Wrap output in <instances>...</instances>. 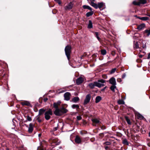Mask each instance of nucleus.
<instances>
[{
    "label": "nucleus",
    "instance_id": "nucleus-1",
    "mask_svg": "<svg viewBox=\"0 0 150 150\" xmlns=\"http://www.w3.org/2000/svg\"><path fill=\"white\" fill-rule=\"evenodd\" d=\"M71 47L70 46L67 45L65 48V52L66 55L69 60L70 58V54L71 52Z\"/></svg>",
    "mask_w": 150,
    "mask_h": 150
},
{
    "label": "nucleus",
    "instance_id": "nucleus-2",
    "mask_svg": "<svg viewBox=\"0 0 150 150\" xmlns=\"http://www.w3.org/2000/svg\"><path fill=\"white\" fill-rule=\"evenodd\" d=\"M52 115V110L50 109L46 111L45 114V118L47 120H49L50 117V116Z\"/></svg>",
    "mask_w": 150,
    "mask_h": 150
},
{
    "label": "nucleus",
    "instance_id": "nucleus-3",
    "mask_svg": "<svg viewBox=\"0 0 150 150\" xmlns=\"http://www.w3.org/2000/svg\"><path fill=\"white\" fill-rule=\"evenodd\" d=\"M105 83V81L103 79L99 80L98 82L96 81V86L99 88L105 85L104 84Z\"/></svg>",
    "mask_w": 150,
    "mask_h": 150
},
{
    "label": "nucleus",
    "instance_id": "nucleus-4",
    "mask_svg": "<svg viewBox=\"0 0 150 150\" xmlns=\"http://www.w3.org/2000/svg\"><path fill=\"white\" fill-rule=\"evenodd\" d=\"M62 112L61 109L58 108L56 109L55 111L54 112V113L57 116H60L62 115Z\"/></svg>",
    "mask_w": 150,
    "mask_h": 150
},
{
    "label": "nucleus",
    "instance_id": "nucleus-5",
    "mask_svg": "<svg viewBox=\"0 0 150 150\" xmlns=\"http://www.w3.org/2000/svg\"><path fill=\"white\" fill-rule=\"evenodd\" d=\"M91 95L90 94L87 95L86 96V98L84 102V104H86L89 102L91 99Z\"/></svg>",
    "mask_w": 150,
    "mask_h": 150
},
{
    "label": "nucleus",
    "instance_id": "nucleus-6",
    "mask_svg": "<svg viewBox=\"0 0 150 150\" xmlns=\"http://www.w3.org/2000/svg\"><path fill=\"white\" fill-rule=\"evenodd\" d=\"M73 6V3L71 2H70L68 4L67 6H66L65 7V10H70L72 8Z\"/></svg>",
    "mask_w": 150,
    "mask_h": 150
},
{
    "label": "nucleus",
    "instance_id": "nucleus-7",
    "mask_svg": "<svg viewBox=\"0 0 150 150\" xmlns=\"http://www.w3.org/2000/svg\"><path fill=\"white\" fill-rule=\"evenodd\" d=\"M71 95L70 93L69 92H66L64 94V99L66 100H69L70 99V96Z\"/></svg>",
    "mask_w": 150,
    "mask_h": 150
},
{
    "label": "nucleus",
    "instance_id": "nucleus-8",
    "mask_svg": "<svg viewBox=\"0 0 150 150\" xmlns=\"http://www.w3.org/2000/svg\"><path fill=\"white\" fill-rule=\"evenodd\" d=\"M34 125L32 123H30L29 125V127L28 130V132L31 133L33 130Z\"/></svg>",
    "mask_w": 150,
    "mask_h": 150
},
{
    "label": "nucleus",
    "instance_id": "nucleus-9",
    "mask_svg": "<svg viewBox=\"0 0 150 150\" xmlns=\"http://www.w3.org/2000/svg\"><path fill=\"white\" fill-rule=\"evenodd\" d=\"M83 81V79L81 77L78 78L76 81V83L77 85H79L82 83Z\"/></svg>",
    "mask_w": 150,
    "mask_h": 150
},
{
    "label": "nucleus",
    "instance_id": "nucleus-10",
    "mask_svg": "<svg viewBox=\"0 0 150 150\" xmlns=\"http://www.w3.org/2000/svg\"><path fill=\"white\" fill-rule=\"evenodd\" d=\"M21 104L23 106L27 105L30 106L31 104L29 102L27 101H24L21 102Z\"/></svg>",
    "mask_w": 150,
    "mask_h": 150
},
{
    "label": "nucleus",
    "instance_id": "nucleus-11",
    "mask_svg": "<svg viewBox=\"0 0 150 150\" xmlns=\"http://www.w3.org/2000/svg\"><path fill=\"white\" fill-rule=\"evenodd\" d=\"M109 82L112 85H116V82L115 78L114 77H112L110 79Z\"/></svg>",
    "mask_w": 150,
    "mask_h": 150
},
{
    "label": "nucleus",
    "instance_id": "nucleus-12",
    "mask_svg": "<svg viewBox=\"0 0 150 150\" xmlns=\"http://www.w3.org/2000/svg\"><path fill=\"white\" fill-rule=\"evenodd\" d=\"M96 81L89 84L88 86L91 88H93L95 86H96Z\"/></svg>",
    "mask_w": 150,
    "mask_h": 150
},
{
    "label": "nucleus",
    "instance_id": "nucleus-13",
    "mask_svg": "<svg viewBox=\"0 0 150 150\" xmlns=\"http://www.w3.org/2000/svg\"><path fill=\"white\" fill-rule=\"evenodd\" d=\"M75 140V142L78 144L80 143L81 142V140L80 138L78 136H76V137Z\"/></svg>",
    "mask_w": 150,
    "mask_h": 150
},
{
    "label": "nucleus",
    "instance_id": "nucleus-14",
    "mask_svg": "<svg viewBox=\"0 0 150 150\" xmlns=\"http://www.w3.org/2000/svg\"><path fill=\"white\" fill-rule=\"evenodd\" d=\"M61 103V102L60 101H58L57 103H54V104H53L54 107L55 109L58 108V106L60 105Z\"/></svg>",
    "mask_w": 150,
    "mask_h": 150
},
{
    "label": "nucleus",
    "instance_id": "nucleus-15",
    "mask_svg": "<svg viewBox=\"0 0 150 150\" xmlns=\"http://www.w3.org/2000/svg\"><path fill=\"white\" fill-rule=\"evenodd\" d=\"M92 120L93 123V125H94V126L96 125L94 124V123L98 124V123H99L100 122L99 121V120L97 119H93Z\"/></svg>",
    "mask_w": 150,
    "mask_h": 150
},
{
    "label": "nucleus",
    "instance_id": "nucleus-16",
    "mask_svg": "<svg viewBox=\"0 0 150 150\" xmlns=\"http://www.w3.org/2000/svg\"><path fill=\"white\" fill-rule=\"evenodd\" d=\"M133 4L134 5H139L141 4V0H136L133 1Z\"/></svg>",
    "mask_w": 150,
    "mask_h": 150
},
{
    "label": "nucleus",
    "instance_id": "nucleus-17",
    "mask_svg": "<svg viewBox=\"0 0 150 150\" xmlns=\"http://www.w3.org/2000/svg\"><path fill=\"white\" fill-rule=\"evenodd\" d=\"M90 4L91 6L94 7L96 8H98V4L94 3L93 1H91Z\"/></svg>",
    "mask_w": 150,
    "mask_h": 150
},
{
    "label": "nucleus",
    "instance_id": "nucleus-18",
    "mask_svg": "<svg viewBox=\"0 0 150 150\" xmlns=\"http://www.w3.org/2000/svg\"><path fill=\"white\" fill-rule=\"evenodd\" d=\"M79 100V97H75L72 99V101L74 103H76Z\"/></svg>",
    "mask_w": 150,
    "mask_h": 150
},
{
    "label": "nucleus",
    "instance_id": "nucleus-19",
    "mask_svg": "<svg viewBox=\"0 0 150 150\" xmlns=\"http://www.w3.org/2000/svg\"><path fill=\"white\" fill-rule=\"evenodd\" d=\"M101 99V98L100 96H97L96 98V103H98Z\"/></svg>",
    "mask_w": 150,
    "mask_h": 150
},
{
    "label": "nucleus",
    "instance_id": "nucleus-20",
    "mask_svg": "<svg viewBox=\"0 0 150 150\" xmlns=\"http://www.w3.org/2000/svg\"><path fill=\"white\" fill-rule=\"evenodd\" d=\"M135 116L138 119H140L141 118V115L138 112L135 113Z\"/></svg>",
    "mask_w": 150,
    "mask_h": 150
},
{
    "label": "nucleus",
    "instance_id": "nucleus-21",
    "mask_svg": "<svg viewBox=\"0 0 150 150\" xmlns=\"http://www.w3.org/2000/svg\"><path fill=\"white\" fill-rule=\"evenodd\" d=\"M103 6V3L101 2L98 3V8H99L100 9H101V8Z\"/></svg>",
    "mask_w": 150,
    "mask_h": 150
},
{
    "label": "nucleus",
    "instance_id": "nucleus-22",
    "mask_svg": "<svg viewBox=\"0 0 150 150\" xmlns=\"http://www.w3.org/2000/svg\"><path fill=\"white\" fill-rule=\"evenodd\" d=\"M125 119L126 120L127 122V123L129 125H131V122L130 120L128 118V117L127 116H125Z\"/></svg>",
    "mask_w": 150,
    "mask_h": 150
},
{
    "label": "nucleus",
    "instance_id": "nucleus-23",
    "mask_svg": "<svg viewBox=\"0 0 150 150\" xmlns=\"http://www.w3.org/2000/svg\"><path fill=\"white\" fill-rule=\"evenodd\" d=\"M61 111L62 112V114L64 113H66L68 110L62 107L61 108Z\"/></svg>",
    "mask_w": 150,
    "mask_h": 150
},
{
    "label": "nucleus",
    "instance_id": "nucleus-24",
    "mask_svg": "<svg viewBox=\"0 0 150 150\" xmlns=\"http://www.w3.org/2000/svg\"><path fill=\"white\" fill-rule=\"evenodd\" d=\"M93 27L92 23L91 20L89 21V24L88 25V28H91Z\"/></svg>",
    "mask_w": 150,
    "mask_h": 150
},
{
    "label": "nucleus",
    "instance_id": "nucleus-25",
    "mask_svg": "<svg viewBox=\"0 0 150 150\" xmlns=\"http://www.w3.org/2000/svg\"><path fill=\"white\" fill-rule=\"evenodd\" d=\"M45 110L43 109H40L39 110V114L38 115H40L43 113Z\"/></svg>",
    "mask_w": 150,
    "mask_h": 150
},
{
    "label": "nucleus",
    "instance_id": "nucleus-26",
    "mask_svg": "<svg viewBox=\"0 0 150 150\" xmlns=\"http://www.w3.org/2000/svg\"><path fill=\"white\" fill-rule=\"evenodd\" d=\"M83 8L84 9H88L91 11L92 10V8L89 6L86 5H83Z\"/></svg>",
    "mask_w": 150,
    "mask_h": 150
},
{
    "label": "nucleus",
    "instance_id": "nucleus-27",
    "mask_svg": "<svg viewBox=\"0 0 150 150\" xmlns=\"http://www.w3.org/2000/svg\"><path fill=\"white\" fill-rule=\"evenodd\" d=\"M117 103L118 104L120 105L124 104L125 103L124 101L122 99L119 100L117 101Z\"/></svg>",
    "mask_w": 150,
    "mask_h": 150
},
{
    "label": "nucleus",
    "instance_id": "nucleus-28",
    "mask_svg": "<svg viewBox=\"0 0 150 150\" xmlns=\"http://www.w3.org/2000/svg\"><path fill=\"white\" fill-rule=\"evenodd\" d=\"M116 88L115 85H112L110 87V89L112 91L114 92L115 89Z\"/></svg>",
    "mask_w": 150,
    "mask_h": 150
},
{
    "label": "nucleus",
    "instance_id": "nucleus-29",
    "mask_svg": "<svg viewBox=\"0 0 150 150\" xmlns=\"http://www.w3.org/2000/svg\"><path fill=\"white\" fill-rule=\"evenodd\" d=\"M36 119L38 120L39 122H40L42 121L40 119V117L39 115H38L36 117Z\"/></svg>",
    "mask_w": 150,
    "mask_h": 150
},
{
    "label": "nucleus",
    "instance_id": "nucleus-30",
    "mask_svg": "<svg viewBox=\"0 0 150 150\" xmlns=\"http://www.w3.org/2000/svg\"><path fill=\"white\" fill-rule=\"evenodd\" d=\"M122 142H123V143L124 144H125L126 145H128V142L127 141V140L126 139H125L123 140Z\"/></svg>",
    "mask_w": 150,
    "mask_h": 150
},
{
    "label": "nucleus",
    "instance_id": "nucleus-31",
    "mask_svg": "<svg viewBox=\"0 0 150 150\" xmlns=\"http://www.w3.org/2000/svg\"><path fill=\"white\" fill-rule=\"evenodd\" d=\"M73 108H76L77 109L79 108V106L77 104H74L72 105V106Z\"/></svg>",
    "mask_w": 150,
    "mask_h": 150
},
{
    "label": "nucleus",
    "instance_id": "nucleus-32",
    "mask_svg": "<svg viewBox=\"0 0 150 150\" xmlns=\"http://www.w3.org/2000/svg\"><path fill=\"white\" fill-rule=\"evenodd\" d=\"M93 14V13L92 12H88L86 14V15L87 17H89L91 16Z\"/></svg>",
    "mask_w": 150,
    "mask_h": 150
},
{
    "label": "nucleus",
    "instance_id": "nucleus-33",
    "mask_svg": "<svg viewBox=\"0 0 150 150\" xmlns=\"http://www.w3.org/2000/svg\"><path fill=\"white\" fill-rule=\"evenodd\" d=\"M101 54L103 55H105L106 53V50H102L101 51Z\"/></svg>",
    "mask_w": 150,
    "mask_h": 150
},
{
    "label": "nucleus",
    "instance_id": "nucleus-34",
    "mask_svg": "<svg viewBox=\"0 0 150 150\" xmlns=\"http://www.w3.org/2000/svg\"><path fill=\"white\" fill-rule=\"evenodd\" d=\"M149 18L147 17H141V20L143 21H146L148 20Z\"/></svg>",
    "mask_w": 150,
    "mask_h": 150
},
{
    "label": "nucleus",
    "instance_id": "nucleus-35",
    "mask_svg": "<svg viewBox=\"0 0 150 150\" xmlns=\"http://www.w3.org/2000/svg\"><path fill=\"white\" fill-rule=\"evenodd\" d=\"M27 120L29 121H30L32 120V119L31 117H30L29 115L27 116Z\"/></svg>",
    "mask_w": 150,
    "mask_h": 150
},
{
    "label": "nucleus",
    "instance_id": "nucleus-36",
    "mask_svg": "<svg viewBox=\"0 0 150 150\" xmlns=\"http://www.w3.org/2000/svg\"><path fill=\"white\" fill-rule=\"evenodd\" d=\"M134 47L135 48H139L138 46V43L137 42H136V43L135 44Z\"/></svg>",
    "mask_w": 150,
    "mask_h": 150
},
{
    "label": "nucleus",
    "instance_id": "nucleus-37",
    "mask_svg": "<svg viewBox=\"0 0 150 150\" xmlns=\"http://www.w3.org/2000/svg\"><path fill=\"white\" fill-rule=\"evenodd\" d=\"M146 0H141V4H144L146 3Z\"/></svg>",
    "mask_w": 150,
    "mask_h": 150
},
{
    "label": "nucleus",
    "instance_id": "nucleus-38",
    "mask_svg": "<svg viewBox=\"0 0 150 150\" xmlns=\"http://www.w3.org/2000/svg\"><path fill=\"white\" fill-rule=\"evenodd\" d=\"M116 68H114V69H112L111 71V72H110V73L111 74H112V73H114V72H115V71L116 70Z\"/></svg>",
    "mask_w": 150,
    "mask_h": 150
},
{
    "label": "nucleus",
    "instance_id": "nucleus-39",
    "mask_svg": "<svg viewBox=\"0 0 150 150\" xmlns=\"http://www.w3.org/2000/svg\"><path fill=\"white\" fill-rule=\"evenodd\" d=\"M76 118H77V120H81L82 118V117H81V116H77L76 117Z\"/></svg>",
    "mask_w": 150,
    "mask_h": 150
},
{
    "label": "nucleus",
    "instance_id": "nucleus-40",
    "mask_svg": "<svg viewBox=\"0 0 150 150\" xmlns=\"http://www.w3.org/2000/svg\"><path fill=\"white\" fill-rule=\"evenodd\" d=\"M145 27V24L144 23H141V29Z\"/></svg>",
    "mask_w": 150,
    "mask_h": 150
},
{
    "label": "nucleus",
    "instance_id": "nucleus-41",
    "mask_svg": "<svg viewBox=\"0 0 150 150\" xmlns=\"http://www.w3.org/2000/svg\"><path fill=\"white\" fill-rule=\"evenodd\" d=\"M141 120H143L144 121H146V119L144 117L141 115Z\"/></svg>",
    "mask_w": 150,
    "mask_h": 150
},
{
    "label": "nucleus",
    "instance_id": "nucleus-42",
    "mask_svg": "<svg viewBox=\"0 0 150 150\" xmlns=\"http://www.w3.org/2000/svg\"><path fill=\"white\" fill-rule=\"evenodd\" d=\"M126 76V74H124L122 75V77L123 79Z\"/></svg>",
    "mask_w": 150,
    "mask_h": 150
},
{
    "label": "nucleus",
    "instance_id": "nucleus-43",
    "mask_svg": "<svg viewBox=\"0 0 150 150\" xmlns=\"http://www.w3.org/2000/svg\"><path fill=\"white\" fill-rule=\"evenodd\" d=\"M121 81H122L121 79L120 78H119L117 79V81L118 82H121Z\"/></svg>",
    "mask_w": 150,
    "mask_h": 150
},
{
    "label": "nucleus",
    "instance_id": "nucleus-44",
    "mask_svg": "<svg viewBox=\"0 0 150 150\" xmlns=\"http://www.w3.org/2000/svg\"><path fill=\"white\" fill-rule=\"evenodd\" d=\"M150 58V52L149 53L147 57L148 59H149Z\"/></svg>",
    "mask_w": 150,
    "mask_h": 150
},
{
    "label": "nucleus",
    "instance_id": "nucleus-45",
    "mask_svg": "<svg viewBox=\"0 0 150 150\" xmlns=\"http://www.w3.org/2000/svg\"><path fill=\"white\" fill-rule=\"evenodd\" d=\"M95 34L96 37L98 36V32H95Z\"/></svg>",
    "mask_w": 150,
    "mask_h": 150
},
{
    "label": "nucleus",
    "instance_id": "nucleus-46",
    "mask_svg": "<svg viewBox=\"0 0 150 150\" xmlns=\"http://www.w3.org/2000/svg\"><path fill=\"white\" fill-rule=\"evenodd\" d=\"M142 47L143 48H145L146 47V45L145 44H144L143 45Z\"/></svg>",
    "mask_w": 150,
    "mask_h": 150
},
{
    "label": "nucleus",
    "instance_id": "nucleus-47",
    "mask_svg": "<svg viewBox=\"0 0 150 150\" xmlns=\"http://www.w3.org/2000/svg\"><path fill=\"white\" fill-rule=\"evenodd\" d=\"M106 86H105V87H104L102 89H101V91H104L106 89Z\"/></svg>",
    "mask_w": 150,
    "mask_h": 150
},
{
    "label": "nucleus",
    "instance_id": "nucleus-48",
    "mask_svg": "<svg viewBox=\"0 0 150 150\" xmlns=\"http://www.w3.org/2000/svg\"><path fill=\"white\" fill-rule=\"evenodd\" d=\"M57 2L59 5L61 4V2L59 0L58 1V2Z\"/></svg>",
    "mask_w": 150,
    "mask_h": 150
},
{
    "label": "nucleus",
    "instance_id": "nucleus-49",
    "mask_svg": "<svg viewBox=\"0 0 150 150\" xmlns=\"http://www.w3.org/2000/svg\"><path fill=\"white\" fill-rule=\"evenodd\" d=\"M96 38H97L98 40L99 41H100V37L98 36H97V37Z\"/></svg>",
    "mask_w": 150,
    "mask_h": 150
},
{
    "label": "nucleus",
    "instance_id": "nucleus-50",
    "mask_svg": "<svg viewBox=\"0 0 150 150\" xmlns=\"http://www.w3.org/2000/svg\"><path fill=\"white\" fill-rule=\"evenodd\" d=\"M106 145H109L110 144V143L109 142H106Z\"/></svg>",
    "mask_w": 150,
    "mask_h": 150
},
{
    "label": "nucleus",
    "instance_id": "nucleus-51",
    "mask_svg": "<svg viewBox=\"0 0 150 150\" xmlns=\"http://www.w3.org/2000/svg\"><path fill=\"white\" fill-rule=\"evenodd\" d=\"M44 101H45V102H46L47 100V98H45L44 99Z\"/></svg>",
    "mask_w": 150,
    "mask_h": 150
},
{
    "label": "nucleus",
    "instance_id": "nucleus-52",
    "mask_svg": "<svg viewBox=\"0 0 150 150\" xmlns=\"http://www.w3.org/2000/svg\"><path fill=\"white\" fill-rule=\"evenodd\" d=\"M135 16L137 17V16ZM137 18H138L139 19H141V18L140 17H137Z\"/></svg>",
    "mask_w": 150,
    "mask_h": 150
},
{
    "label": "nucleus",
    "instance_id": "nucleus-53",
    "mask_svg": "<svg viewBox=\"0 0 150 150\" xmlns=\"http://www.w3.org/2000/svg\"><path fill=\"white\" fill-rule=\"evenodd\" d=\"M137 62H140V61L139 60H137Z\"/></svg>",
    "mask_w": 150,
    "mask_h": 150
},
{
    "label": "nucleus",
    "instance_id": "nucleus-54",
    "mask_svg": "<svg viewBox=\"0 0 150 150\" xmlns=\"http://www.w3.org/2000/svg\"><path fill=\"white\" fill-rule=\"evenodd\" d=\"M59 0H54V1H56V2H58V1H59Z\"/></svg>",
    "mask_w": 150,
    "mask_h": 150
},
{
    "label": "nucleus",
    "instance_id": "nucleus-55",
    "mask_svg": "<svg viewBox=\"0 0 150 150\" xmlns=\"http://www.w3.org/2000/svg\"><path fill=\"white\" fill-rule=\"evenodd\" d=\"M137 29H140V26L137 27Z\"/></svg>",
    "mask_w": 150,
    "mask_h": 150
},
{
    "label": "nucleus",
    "instance_id": "nucleus-56",
    "mask_svg": "<svg viewBox=\"0 0 150 150\" xmlns=\"http://www.w3.org/2000/svg\"><path fill=\"white\" fill-rule=\"evenodd\" d=\"M149 137H150V132L149 133Z\"/></svg>",
    "mask_w": 150,
    "mask_h": 150
},
{
    "label": "nucleus",
    "instance_id": "nucleus-57",
    "mask_svg": "<svg viewBox=\"0 0 150 150\" xmlns=\"http://www.w3.org/2000/svg\"><path fill=\"white\" fill-rule=\"evenodd\" d=\"M108 148V147L107 146L105 147V149H107V148Z\"/></svg>",
    "mask_w": 150,
    "mask_h": 150
},
{
    "label": "nucleus",
    "instance_id": "nucleus-58",
    "mask_svg": "<svg viewBox=\"0 0 150 150\" xmlns=\"http://www.w3.org/2000/svg\"><path fill=\"white\" fill-rule=\"evenodd\" d=\"M41 134H39V135H38V136L39 137H40V136H41Z\"/></svg>",
    "mask_w": 150,
    "mask_h": 150
},
{
    "label": "nucleus",
    "instance_id": "nucleus-59",
    "mask_svg": "<svg viewBox=\"0 0 150 150\" xmlns=\"http://www.w3.org/2000/svg\"><path fill=\"white\" fill-rule=\"evenodd\" d=\"M139 57H141V55H140V54L139 55Z\"/></svg>",
    "mask_w": 150,
    "mask_h": 150
},
{
    "label": "nucleus",
    "instance_id": "nucleus-60",
    "mask_svg": "<svg viewBox=\"0 0 150 150\" xmlns=\"http://www.w3.org/2000/svg\"><path fill=\"white\" fill-rule=\"evenodd\" d=\"M148 16H149V17H150V14Z\"/></svg>",
    "mask_w": 150,
    "mask_h": 150
},
{
    "label": "nucleus",
    "instance_id": "nucleus-61",
    "mask_svg": "<svg viewBox=\"0 0 150 150\" xmlns=\"http://www.w3.org/2000/svg\"><path fill=\"white\" fill-rule=\"evenodd\" d=\"M92 1H95V0H91Z\"/></svg>",
    "mask_w": 150,
    "mask_h": 150
},
{
    "label": "nucleus",
    "instance_id": "nucleus-62",
    "mask_svg": "<svg viewBox=\"0 0 150 150\" xmlns=\"http://www.w3.org/2000/svg\"><path fill=\"white\" fill-rule=\"evenodd\" d=\"M55 129H56V130H57V128H56H56H55Z\"/></svg>",
    "mask_w": 150,
    "mask_h": 150
},
{
    "label": "nucleus",
    "instance_id": "nucleus-63",
    "mask_svg": "<svg viewBox=\"0 0 150 150\" xmlns=\"http://www.w3.org/2000/svg\"><path fill=\"white\" fill-rule=\"evenodd\" d=\"M105 129V128H102L103 129Z\"/></svg>",
    "mask_w": 150,
    "mask_h": 150
}]
</instances>
